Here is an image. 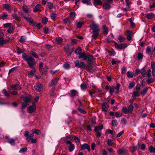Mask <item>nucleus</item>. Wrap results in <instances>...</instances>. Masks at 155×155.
<instances>
[{
    "instance_id": "nucleus-1",
    "label": "nucleus",
    "mask_w": 155,
    "mask_h": 155,
    "mask_svg": "<svg viewBox=\"0 0 155 155\" xmlns=\"http://www.w3.org/2000/svg\"><path fill=\"white\" fill-rule=\"evenodd\" d=\"M90 30L92 31V37L94 39L96 38L99 36L100 30L99 25L95 22L93 21L89 26Z\"/></svg>"
},
{
    "instance_id": "nucleus-2",
    "label": "nucleus",
    "mask_w": 155,
    "mask_h": 155,
    "mask_svg": "<svg viewBox=\"0 0 155 155\" xmlns=\"http://www.w3.org/2000/svg\"><path fill=\"white\" fill-rule=\"evenodd\" d=\"M22 58L27 62L30 68H34V65L36 64L35 59L30 55H28L27 53H24L22 55Z\"/></svg>"
},
{
    "instance_id": "nucleus-3",
    "label": "nucleus",
    "mask_w": 155,
    "mask_h": 155,
    "mask_svg": "<svg viewBox=\"0 0 155 155\" xmlns=\"http://www.w3.org/2000/svg\"><path fill=\"white\" fill-rule=\"evenodd\" d=\"M24 135L26 137V140L27 141L29 142L31 140L32 143H35L36 142V140L33 138L34 136L33 134H29V132L26 130L25 132Z\"/></svg>"
},
{
    "instance_id": "nucleus-4",
    "label": "nucleus",
    "mask_w": 155,
    "mask_h": 155,
    "mask_svg": "<svg viewBox=\"0 0 155 155\" xmlns=\"http://www.w3.org/2000/svg\"><path fill=\"white\" fill-rule=\"evenodd\" d=\"M75 64V67L77 68H80L81 69H84L86 68V65L84 62L79 63L78 60H76L74 62Z\"/></svg>"
},
{
    "instance_id": "nucleus-5",
    "label": "nucleus",
    "mask_w": 155,
    "mask_h": 155,
    "mask_svg": "<svg viewBox=\"0 0 155 155\" xmlns=\"http://www.w3.org/2000/svg\"><path fill=\"white\" fill-rule=\"evenodd\" d=\"M36 109V106L35 102H33L32 105L29 106L28 108V111L30 113L34 112Z\"/></svg>"
},
{
    "instance_id": "nucleus-6",
    "label": "nucleus",
    "mask_w": 155,
    "mask_h": 155,
    "mask_svg": "<svg viewBox=\"0 0 155 155\" xmlns=\"http://www.w3.org/2000/svg\"><path fill=\"white\" fill-rule=\"evenodd\" d=\"M115 46L116 48L119 49H121L126 48L127 47V45L126 43H122L118 45L115 41H114Z\"/></svg>"
},
{
    "instance_id": "nucleus-7",
    "label": "nucleus",
    "mask_w": 155,
    "mask_h": 155,
    "mask_svg": "<svg viewBox=\"0 0 155 155\" xmlns=\"http://www.w3.org/2000/svg\"><path fill=\"white\" fill-rule=\"evenodd\" d=\"M21 97L23 99V100L24 101L25 103L27 104L30 103L31 100V97L30 96H25L23 95H21Z\"/></svg>"
},
{
    "instance_id": "nucleus-8",
    "label": "nucleus",
    "mask_w": 155,
    "mask_h": 155,
    "mask_svg": "<svg viewBox=\"0 0 155 155\" xmlns=\"http://www.w3.org/2000/svg\"><path fill=\"white\" fill-rule=\"evenodd\" d=\"M66 143L67 144L69 145L68 150L70 152L72 151L74 149V145L69 140H67Z\"/></svg>"
},
{
    "instance_id": "nucleus-9",
    "label": "nucleus",
    "mask_w": 155,
    "mask_h": 155,
    "mask_svg": "<svg viewBox=\"0 0 155 155\" xmlns=\"http://www.w3.org/2000/svg\"><path fill=\"white\" fill-rule=\"evenodd\" d=\"M34 87L37 91H40L43 90V86L41 84H37L35 85Z\"/></svg>"
},
{
    "instance_id": "nucleus-10",
    "label": "nucleus",
    "mask_w": 155,
    "mask_h": 155,
    "mask_svg": "<svg viewBox=\"0 0 155 155\" xmlns=\"http://www.w3.org/2000/svg\"><path fill=\"white\" fill-rule=\"evenodd\" d=\"M25 19H26L29 23L32 26H35V21L33 20L31 17L28 18L26 17L25 18Z\"/></svg>"
},
{
    "instance_id": "nucleus-11",
    "label": "nucleus",
    "mask_w": 155,
    "mask_h": 155,
    "mask_svg": "<svg viewBox=\"0 0 155 155\" xmlns=\"http://www.w3.org/2000/svg\"><path fill=\"white\" fill-rule=\"evenodd\" d=\"M58 78H53L49 83V85L51 87L54 85L57 84L58 83Z\"/></svg>"
},
{
    "instance_id": "nucleus-12",
    "label": "nucleus",
    "mask_w": 155,
    "mask_h": 155,
    "mask_svg": "<svg viewBox=\"0 0 155 155\" xmlns=\"http://www.w3.org/2000/svg\"><path fill=\"white\" fill-rule=\"evenodd\" d=\"M81 150H84L85 149H87L89 151H90V146L87 143H84L82 145L81 147Z\"/></svg>"
},
{
    "instance_id": "nucleus-13",
    "label": "nucleus",
    "mask_w": 155,
    "mask_h": 155,
    "mask_svg": "<svg viewBox=\"0 0 155 155\" xmlns=\"http://www.w3.org/2000/svg\"><path fill=\"white\" fill-rule=\"evenodd\" d=\"M29 9L28 7L25 5H23L22 7V10L25 13H28L29 12Z\"/></svg>"
},
{
    "instance_id": "nucleus-14",
    "label": "nucleus",
    "mask_w": 155,
    "mask_h": 155,
    "mask_svg": "<svg viewBox=\"0 0 155 155\" xmlns=\"http://www.w3.org/2000/svg\"><path fill=\"white\" fill-rule=\"evenodd\" d=\"M102 110L107 112L108 110V106L106 102H104L103 103L102 107Z\"/></svg>"
},
{
    "instance_id": "nucleus-15",
    "label": "nucleus",
    "mask_w": 155,
    "mask_h": 155,
    "mask_svg": "<svg viewBox=\"0 0 155 155\" xmlns=\"http://www.w3.org/2000/svg\"><path fill=\"white\" fill-rule=\"evenodd\" d=\"M79 55L78 58L79 59L82 58L84 60H86L87 59V56L84 52L81 53Z\"/></svg>"
},
{
    "instance_id": "nucleus-16",
    "label": "nucleus",
    "mask_w": 155,
    "mask_h": 155,
    "mask_svg": "<svg viewBox=\"0 0 155 155\" xmlns=\"http://www.w3.org/2000/svg\"><path fill=\"white\" fill-rule=\"evenodd\" d=\"M32 68L33 69V70H31L29 72H28V76L30 77H31L32 76L34 75V73L36 71L35 67H34V68Z\"/></svg>"
},
{
    "instance_id": "nucleus-17",
    "label": "nucleus",
    "mask_w": 155,
    "mask_h": 155,
    "mask_svg": "<svg viewBox=\"0 0 155 155\" xmlns=\"http://www.w3.org/2000/svg\"><path fill=\"white\" fill-rule=\"evenodd\" d=\"M117 153L119 155H124L126 153V150L124 149H120L117 150Z\"/></svg>"
},
{
    "instance_id": "nucleus-18",
    "label": "nucleus",
    "mask_w": 155,
    "mask_h": 155,
    "mask_svg": "<svg viewBox=\"0 0 155 155\" xmlns=\"http://www.w3.org/2000/svg\"><path fill=\"white\" fill-rule=\"evenodd\" d=\"M41 7V5L39 4H37L35 6V8L33 9V12H35L39 11L40 12V8Z\"/></svg>"
},
{
    "instance_id": "nucleus-19",
    "label": "nucleus",
    "mask_w": 155,
    "mask_h": 155,
    "mask_svg": "<svg viewBox=\"0 0 155 155\" xmlns=\"http://www.w3.org/2000/svg\"><path fill=\"white\" fill-rule=\"evenodd\" d=\"M17 138H16L15 139L13 138H9L8 139V142L9 143L12 145H14L15 144V141L16 140Z\"/></svg>"
},
{
    "instance_id": "nucleus-20",
    "label": "nucleus",
    "mask_w": 155,
    "mask_h": 155,
    "mask_svg": "<svg viewBox=\"0 0 155 155\" xmlns=\"http://www.w3.org/2000/svg\"><path fill=\"white\" fill-rule=\"evenodd\" d=\"M71 97H74L75 96H77L78 95V91L75 90H71Z\"/></svg>"
},
{
    "instance_id": "nucleus-21",
    "label": "nucleus",
    "mask_w": 155,
    "mask_h": 155,
    "mask_svg": "<svg viewBox=\"0 0 155 155\" xmlns=\"http://www.w3.org/2000/svg\"><path fill=\"white\" fill-rule=\"evenodd\" d=\"M155 16L154 14L152 13H147L146 14L147 18L149 19H150L153 18Z\"/></svg>"
},
{
    "instance_id": "nucleus-22",
    "label": "nucleus",
    "mask_w": 155,
    "mask_h": 155,
    "mask_svg": "<svg viewBox=\"0 0 155 155\" xmlns=\"http://www.w3.org/2000/svg\"><path fill=\"white\" fill-rule=\"evenodd\" d=\"M127 32L128 34L127 35V39L128 40L130 41L132 39L131 35L132 34V32L130 30H128Z\"/></svg>"
},
{
    "instance_id": "nucleus-23",
    "label": "nucleus",
    "mask_w": 155,
    "mask_h": 155,
    "mask_svg": "<svg viewBox=\"0 0 155 155\" xmlns=\"http://www.w3.org/2000/svg\"><path fill=\"white\" fill-rule=\"evenodd\" d=\"M94 4L95 6H97L98 5H101L102 2L101 0H94Z\"/></svg>"
},
{
    "instance_id": "nucleus-24",
    "label": "nucleus",
    "mask_w": 155,
    "mask_h": 155,
    "mask_svg": "<svg viewBox=\"0 0 155 155\" xmlns=\"http://www.w3.org/2000/svg\"><path fill=\"white\" fill-rule=\"evenodd\" d=\"M110 4L105 3V4L103 5L104 8L105 10H109L111 8Z\"/></svg>"
},
{
    "instance_id": "nucleus-25",
    "label": "nucleus",
    "mask_w": 155,
    "mask_h": 155,
    "mask_svg": "<svg viewBox=\"0 0 155 155\" xmlns=\"http://www.w3.org/2000/svg\"><path fill=\"white\" fill-rule=\"evenodd\" d=\"M88 63V64L86 67V66L85 68H86V69L87 71L90 72L92 69V66L90 63Z\"/></svg>"
},
{
    "instance_id": "nucleus-26",
    "label": "nucleus",
    "mask_w": 155,
    "mask_h": 155,
    "mask_svg": "<svg viewBox=\"0 0 155 155\" xmlns=\"http://www.w3.org/2000/svg\"><path fill=\"white\" fill-rule=\"evenodd\" d=\"M140 73L143 76L146 77L147 76V72L145 71L144 68H143L140 70Z\"/></svg>"
},
{
    "instance_id": "nucleus-27",
    "label": "nucleus",
    "mask_w": 155,
    "mask_h": 155,
    "mask_svg": "<svg viewBox=\"0 0 155 155\" xmlns=\"http://www.w3.org/2000/svg\"><path fill=\"white\" fill-rule=\"evenodd\" d=\"M30 54L35 58H38V56L36 52H34L32 51H30Z\"/></svg>"
},
{
    "instance_id": "nucleus-28",
    "label": "nucleus",
    "mask_w": 155,
    "mask_h": 155,
    "mask_svg": "<svg viewBox=\"0 0 155 155\" xmlns=\"http://www.w3.org/2000/svg\"><path fill=\"white\" fill-rule=\"evenodd\" d=\"M139 96L140 94H139V92L134 91L133 92V95L132 96V98L134 99L137 97H138Z\"/></svg>"
},
{
    "instance_id": "nucleus-29",
    "label": "nucleus",
    "mask_w": 155,
    "mask_h": 155,
    "mask_svg": "<svg viewBox=\"0 0 155 155\" xmlns=\"http://www.w3.org/2000/svg\"><path fill=\"white\" fill-rule=\"evenodd\" d=\"M56 41L58 44H61L63 42V39L61 37H57L56 38Z\"/></svg>"
},
{
    "instance_id": "nucleus-30",
    "label": "nucleus",
    "mask_w": 155,
    "mask_h": 155,
    "mask_svg": "<svg viewBox=\"0 0 155 155\" xmlns=\"http://www.w3.org/2000/svg\"><path fill=\"white\" fill-rule=\"evenodd\" d=\"M103 32L105 34H107L108 33V28L106 26L104 25L103 26Z\"/></svg>"
},
{
    "instance_id": "nucleus-31",
    "label": "nucleus",
    "mask_w": 155,
    "mask_h": 155,
    "mask_svg": "<svg viewBox=\"0 0 155 155\" xmlns=\"http://www.w3.org/2000/svg\"><path fill=\"white\" fill-rule=\"evenodd\" d=\"M70 45H68L64 47V50L67 53H70V54L71 55V52H70Z\"/></svg>"
},
{
    "instance_id": "nucleus-32",
    "label": "nucleus",
    "mask_w": 155,
    "mask_h": 155,
    "mask_svg": "<svg viewBox=\"0 0 155 155\" xmlns=\"http://www.w3.org/2000/svg\"><path fill=\"white\" fill-rule=\"evenodd\" d=\"M3 7L7 11H9L11 10V7L8 4H5L3 5Z\"/></svg>"
},
{
    "instance_id": "nucleus-33",
    "label": "nucleus",
    "mask_w": 155,
    "mask_h": 155,
    "mask_svg": "<svg viewBox=\"0 0 155 155\" xmlns=\"http://www.w3.org/2000/svg\"><path fill=\"white\" fill-rule=\"evenodd\" d=\"M103 126L102 125L99 126H96L95 127L94 131L97 132L99 130H101L103 129Z\"/></svg>"
},
{
    "instance_id": "nucleus-34",
    "label": "nucleus",
    "mask_w": 155,
    "mask_h": 155,
    "mask_svg": "<svg viewBox=\"0 0 155 155\" xmlns=\"http://www.w3.org/2000/svg\"><path fill=\"white\" fill-rule=\"evenodd\" d=\"M91 0H83L82 2L84 4H85L87 5H91L92 4L90 2Z\"/></svg>"
},
{
    "instance_id": "nucleus-35",
    "label": "nucleus",
    "mask_w": 155,
    "mask_h": 155,
    "mask_svg": "<svg viewBox=\"0 0 155 155\" xmlns=\"http://www.w3.org/2000/svg\"><path fill=\"white\" fill-rule=\"evenodd\" d=\"M146 52L148 54H152L151 48L150 46H148L146 48Z\"/></svg>"
},
{
    "instance_id": "nucleus-36",
    "label": "nucleus",
    "mask_w": 155,
    "mask_h": 155,
    "mask_svg": "<svg viewBox=\"0 0 155 155\" xmlns=\"http://www.w3.org/2000/svg\"><path fill=\"white\" fill-rule=\"evenodd\" d=\"M118 39L120 42H123L124 41L126 40V38L124 37L121 35H119L118 36Z\"/></svg>"
},
{
    "instance_id": "nucleus-37",
    "label": "nucleus",
    "mask_w": 155,
    "mask_h": 155,
    "mask_svg": "<svg viewBox=\"0 0 155 155\" xmlns=\"http://www.w3.org/2000/svg\"><path fill=\"white\" fill-rule=\"evenodd\" d=\"M149 149L150 153H155V147L153 146H150L149 147Z\"/></svg>"
},
{
    "instance_id": "nucleus-38",
    "label": "nucleus",
    "mask_w": 155,
    "mask_h": 155,
    "mask_svg": "<svg viewBox=\"0 0 155 155\" xmlns=\"http://www.w3.org/2000/svg\"><path fill=\"white\" fill-rule=\"evenodd\" d=\"M32 134H33L34 133H36L38 135H39L41 133L40 131L35 129H33L32 130Z\"/></svg>"
},
{
    "instance_id": "nucleus-39",
    "label": "nucleus",
    "mask_w": 155,
    "mask_h": 155,
    "mask_svg": "<svg viewBox=\"0 0 155 155\" xmlns=\"http://www.w3.org/2000/svg\"><path fill=\"white\" fill-rule=\"evenodd\" d=\"M135 85V83L134 81H131L129 84L128 88L130 89H131L132 88L134 87Z\"/></svg>"
},
{
    "instance_id": "nucleus-40",
    "label": "nucleus",
    "mask_w": 155,
    "mask_h": 155,
    "mask_svg": "<svg viewBox=\"0 0 155 155\" xmlns=\"http://www.w3.org/2000/svg\"><path fill=\"white\" fill-rule=\"evenodd\" d=\"M7 43L6 40H4L3 38H0V46H2L3 44Z\"/></svg>"
},
{
    "instance_id": "nucleus-41",
    "label": "nucleus",
    "mask_w": 155,
    "mask_h": 155,
    "mask_svg": "<svg viewBox=\"0 0 155 155\" xmlns=\"http://www.w3.org/2000/svg\"><path fill=\"white\" fill-rule=\"evenodd\" d=\"M27 150V148L26 147H23L21 148L19 151V153H23L24 152L26 151Z\"/></svg>"
},
{
    "instance_id": "nucleus-42",
    "label": "nucleus",
    "mask_w": 155,
    "mask_h": 155,
    "mask_svg": "<svg viewBox=\"0 0 155 155\" xmlns=\"http://www.w3.org/2000/svg\"><path fill=\"white\" fill-rule=\"evenodd\" d=\"M16 51L17 54H19L21 53H23L24 51V50L23 49L22 50L20 49L19 48L17 47Z\"/></svg>"
},
{
    "instance_id": "nucleus-43",
    "label": "nucleus",
    "mask_w": 155,
    "mask_h": 155,
    "mask_svg": "<svg viewBox=\"0 0 155 155\" xmlns=\"http://www.w3.org/2000/svg\"><path fill=\"white\" fill-rule=\"evenodd\" d=\"M82 49L81 48L79 47L78 48L76 49L75 51V53L77 54H79L81 53V51Z\"/></svg>"
},
{
    "instance_id": "nucleus-44",
    "label": "nucleus",
    "mask_w": 155,
    "mask_h": 155,
    "mask_svg": "<svg viewBox=\"0 0 155 155\" xmlns=\"http://www.w3.org/2000/svg\"><path fill=\"white\" fill-rule=\"evenodd\" d=\"M120 84H117V87H114V88H115V89L117 90L116 93L118 94L119 93V89L120 87Z\"/></svg>"
},
{
    "instance_id": "nucleus-45",
    "label": "nucleus",
    "mask_w": 155,
    "mask_h": 155,
    "mask_svg": "<svg viewBox=\"0 0 155 155\" xmlns=\"http://www.w3.org/2000/svg\"><path fill=\"white\" fill-rule=\"evenodd\" d=\"M84 22H79L77 23V26L78 28H80L82 27V26L84 24Z\"/></svg>"
},
{
    "instance_id": "nucleus-46",
    "label": "nucleus",
    "mask_w": 155,
    "mask_h": 155,
    "mask_svg": "<svg viewBox=\"0 0 155 155\" xmlns=\"http://www.w3.org/2000/svg\"><path fill=\"white\" fill-rule=\"evenodd\" d=\"M122 111L125 114H127L129 113L127 108L126 107H124L122 109Z\"/></svg>"
},
{
    "instance_id": "nucleus-47",
    "label": "nucleus",
    "mask_w": 155,
    "mask_h": 155,
    "mask_svg": "<svg viewBox=\"0 0 155 155\" xmlns=\"http://www.w3.org/2000/svg\"><path fill=\"white\" fill-rule=\"evenodd\" d=\"M47 5L50 9H51L53 8V4L51 2H48Z\"/></svg>"
},
{
    "instance_id": "nucleus-48",
    "label": "nucleus",
    "mask_w": 155,
    "mask_h": 155,
    "mask_svg": "<svg viewBox=\"0 0 155 155\" xmlns=\"http://www.w3.org/2000/svg\"><path fill=\"white\" fill-rule=\"evenodd\" d=\"M93 59V57L92 55L87 57V63H90Z\"/></svg>"
},
{
    "instance_id": "nucleus-49",
    "label": "nucleus",
    "mask_w": 155,
    "mask_h": 155,
    "mask_svg": "<svg viewBox=\"0 0 155 155\" xmlns=\"http://www.w3.org/2000/svg\"><path fill=\"white\" fill-rule=\"evenodd\" d=\"M112 126L114 127H116V126L117 124L118 123L117 122V121L116 120H112Z\"/></svg>"
},
{
    "instance_id": "nucleus-50",
    "label": "nucleus",
    "mask_w": 155,
    "mask_h": 155,
    "mask_svg": "<svg viewBox=\"0 0 155 155\" xmlns=\"http://www.w3.org/2000/svg\"><path fill=\"white\" fill-rule=\"evenodd\" d=\"M128 110L129 113H131L133 109V106L132 105L130 104L128 107Z\"/></svg>"
},
{
    "instance_id": "nucleus-51",
    "label": "nucleus",
    "mask_w": 155,
    "mask_h": 155,
    "mask_svg": "<svg viewBox=\"0 0 155 155\" xmlns=\"http://www.w3.org/2000/svg\"><path fill=\"white\" fill-rule=\"evenodd\" d=\"M127 75L128 78H132L134 76V75L130 72L128 71L127 73Z\"/></svg>"
},
{
    "instance_id": "nucleus-52",
    "label": "nucleus",
    "mask_w": 155,
    "mask_h": 155,
    "mask_svg": "<svg viewBox=\"0 0 155 155\" xmlns=\"http://www.w3.org/2000/svg\"><path fill=\"white\" fill-rule=\"evenodd\" d=\"M12 16L14 18H15L16 20H17L18 21H20V18L18 17V15L16 14H12Z\"/></svg>"
},
{
    "instance_id": "nucleus-53",
    "label": "nucleus",
    "mask_w": 155,
    "mask_h": 155,
    "mask_svg": "<svg viewBox=\"0 0 155 155\" xmlns=\"http://www.w3.org/2000/svg\"><path fill=\"white\" fill-rule=\"evenodd\" d=\"M48 21V19L47 18L44 17L41 21L44 24H46L47 23V22Z\"/></svg>"
},
{
    "instance_id": "nucleus-54",
    "label": "nucleus",
    "mask_w": 155,
    "mask_h": 155,
    "mask_svg": "<svg viewBox=\"0 0 155 155\" xmlns=\"http://www.w3.org/2000/svg\"><path fill=\"white\" fill-rule=\"evenodd\" d=\"M51 17L53 20L54 21L56 17V14L54 13H52L51 14Z\"/></svg>"
},
{
    "instance_id": "nucleus-55",
    "label": "nucleus",
    "mask_w": 155,
    "mask_h": 155,
    "mask_svg": "<svg viewBox=\"0 0 155 155\" xmlns=\"http://www.w3.org/2000/svg\"><path fill=\"white\" fill-rule=\"evenodd\" d=\"M55 87H53L52 88V89L50 90V95L51 96H53L54 94V91L55 89Z\"/></svg>"
},
{
    "instance_id": "nucleus-56",
    "label": "nucleus",
    "mask_w": 155,
    "mask_h": 155,
    "mask_svg": "<svg viewBox=\"0 0 155 155\" xmlns=\"http://www.w3.org/2000/svg\"><path fill=\"white\" fill-rule=\"evenodd\" d=\"M154 80L151 78H149L147 81V82L148 84H150L153 82Z\"/></svg>"
},
{
    "instance_id": "nucleus-57",
    "label": "nucleus",
    "mask_w": 155,
    "mask_h": 155,
    "mask_svg": "<svg viewBox=\"0 0 155 155\" xmlns=\"http://www.w3.org/2000/svg\"><path fill=\"white\" fill-rule=\"evenodd\" d=\"M137 146H133L130 147V151L132 152H134L137 150Z\"/></svg>"
},
{
    "instance_id": "nucleus-58",
    "label": "nucleus",
    "mask_w": 155,
    "mask_h": 155,
    "mask_svg": "<svg viewBox=\"0 0 155 155\" xmlns=\"http://www.w3.org/2000/svg\"><path fill=\"white\" fill-rule=\"evenodd\" d=\"M140 85L139 84H137L136 87L135 89L136 91L139 92L140 90Z\"/></svg>"
},
{
    "instance_id": "nucleus-59",
    "label": "nucleus",
    "mask_w": 155,
    "mask_h": 155,
    "mask_svg": "<svg viewBox=\"0 0 155 155\" xmlns=\"http://www.w3.org/2000/svg\"><path fill=\"white\" fill-rule=\"evenodd\" d=\"M14 31V29H13V28L11 27H10L8 28V30L7 31L8 33H13Z\"/></svg>"
},
{
    "instance_id": "nucleus-60",
    "label": "nucleus",
    "mask_w": 155,
    "mask_h": 155,
    "mask_svg": "<svg viewBox=\"0 0 155 155\" xmlns=\"http://www.w3.org/2000/svg\"><path fill=\"white\" fill-rule=\"evenodd\" d=\"M143 56L142 54L141 53H138L137 55V59L138 61L140 60L142 58Z\"/></svg>"
},
{
    "instance_id": "nucleus-61",
    "label": "nucleus",
    "mask_w": 155,
    "mask_h": 155,
    "mask_svg": "<svg viewBox=\"0 0 155 155\" xmlns=\"http://www.w3.org/2000/svg\"><path fill=\"white\" fill-rule=\"evenodd\" d=\"M122 114H121L120 112H115V116L117 117H120L122 116Z\"/></svg>"
},
{
    "instance_id": "nucleus-62",
    "label": "nucleus",
    "mask_w": 155,
    "mask_h": 155,
    "mask_svg": "<svg viewBox=\"0 0 155 155\" xmlns=\"http://www.w3.org/2000/svg\"><path fill=\"white\" fill-rule=\"evenodd\" d=\"M64 67L66 69H68L70 68V65L68 63H66L63 65Z\"/></svg>"
},
{
    "instance_id": "nucleus-63",
    "label": "nucleus",
    "mask_w": 155,
    "mask_h": 155,
    "mask_svg": "<svg viewBox=\"0 0 155 155\" xmlns=\"http://www.w3.org/2000/svg\"><path fill=\"white\" fill-rule=\"evenodd\" d=\"M147 91V88H145L141 91V93L143 95H144L146 94Z\"/></svg>"
},
{
    "instance_id": "nucleus-64",
    "label": "nucleus",
    "mask_w": 155,
    "mask_h": 155,
    "mask_svg": "<svg viewBox=\"0 0 155 155\" xmlns=\"http://www.w3.org/2000/svg\"><path fill=\"white\" fill-rule=\"evenodd\" d=\"M70 16L71 17L74 18L76 15V13L74 12H71L70 14Z\"/></svg>"
}]
</instances>
